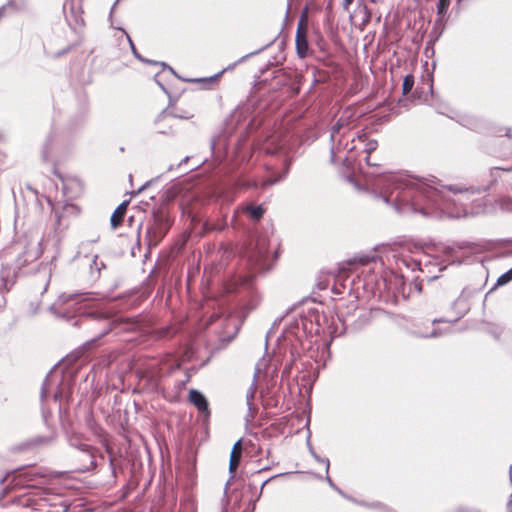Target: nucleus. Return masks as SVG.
I'll list each match as a JSON object with an SVG mask.
<instances>
[{"label":"nucleus","mask_w":512,"mask_h":512,"mask_svg":"<svg viewBox=\"0 0 512 512\" xmlns=\"http://www.w3.org/2000/svg\"><path fill=\"white\" fill-rule=\"evenodd\" d=\"M295 45H296V51L299 57L304 58L306 57L309 52V42L307 40V36L304 31H302L301 24H298V28L296 31L295 36Z\"/></svg>","instance_id":"obj_15"},{"label":"nucleus","mask_w":512,"mask_h":512,"mask_svg":"<svg viewBox=\"0 0 512 512\" xmlns=\"http://www.w3.org/2000/svg\"><path fill=\"white\" fill-rule=\"evenodd\" d=\"M56 367H57V365L54 366V368L46 375V377L42 383V386H41V391H40L41 412H42V417L45 422L48 421V418L52 414V412L48 408H46L45 402L50 396L51 378H52V375L56 371Z\"/></svg>","instance_id":"obj_14"},{"label":"nucleus","mask_w":512,"mask_h":512,"mask_svg":"<svg viewBox=\"0 0 512 512\" xmlns=\"http://www.w3.org/2000/svg\"><path fill=\"white\" fill-rule=\"evenodd\" d=\"M342 165L347 168V169H350L352 168V165H353V160L351 158L350 155H346L343 159H342Z\"/></svg>","instance_id":"obj_46"},{"label":"nucleus","mask_w":512,"mask_h":512,"mask_svg":"<svg viewBox=\"0 0 512 512\" xmlns=\"http://www.w3.org/2000/svg\"><path fill=\"white\" fill-rule=\"evenodd\" d=\"M291 367H292V363L286 364L285 368L282 372V376H287L291 370Z\"/></svg>","instance_id":"obj_55"},{"label":"nucleus","mask_w":512,"mask_h":512,"mask_svg":"<svg viewBox=\"0 0 512 512\" xmlns=\"http://www.w3.org/2000/svg\"><path fill=\"white\" fill-rule=\"evenodd\" d=\"M512 281V267L507 270L506 272L502 273L494 283V285L490 288V290L486 293L485 299L488 297L489 294L493 293L495 290H497L500 287H503L507 284H509Z\"/></svg>","instance_id":"obj_26"},{"label":"nucleus","mask_w":512,"mask_h":512,"mask_svg":"<svg viewBox=\"0 0 512 512\" xmlns=\"http://www.w3.org/2000/svg\"><path fill=\"white\" fill-rule=\"evenodd\" d=\"M370 155L371 154H367V156L365 157V163L367 166H376L377 164L376 163H373L371 162V158H370Z\"/></svg>","instance_id":"obj_57"},{"label":"nucleus","mask_w":512,"mask_h":512,"mask_svg":"<svg viewBox=\"0 0 512 512\" xmlns=\"http://www.w3.org/2000/svg\"><path fill=\"white\" fill-rule=\"evenodd\" d=\"M189 159L190 157L186 156L184 159L181 160V162L177 166L181 167L184 163H187Z\"/></svg>","instance_id":"obj_64"},{"label":"nucleus","mask_w":512,"mask_h":512,"mask_svg":"<svg viewBox=\"0 0 512 512\" xmlns=\"http://www.w3.org/2000/svg\"><path fill=\"white\" fill-rule=\"evenodd\" d=\"M500 171L511 172L512 166L511 167H492L490 169V178H491L490 184L487 186L471 187L472 193L481 194V193L487 192L491 186H493L494 184L497 183V181L500 177V174H499Z\"/></svg>","instance_id":"obj_17"},{"label":"nucleus","mask_w":512,"mask_h":512,"mask_svg":"<svg viewBox=\"0 0 512 512\" xmlns=\"http://www.w3.org/2000/svg\"><path fill=\"white\" fill-rule=\"evenodd\" d=\"M348 148V141L345 140V136H340L336 141H330V160L331 164H336L338 159V153Z\"/></svg>","instance_id":"obj_20"},{"label":"nucleus","mask_w":512,"mask_h":512,"mask_svg":"<svg viewBox=\"0 0 512 512\" xmlns=\"http://www.w3.org/2000/svg\"><path fill=\"white\" fill-rule=\"evenodd\" d=\"M48 310L58 319L64 320L73 327H80L83 319L106 320L101 332L86 341L87 349H95L101 340L108 335L116 324L106 319L102 297L95 292L62 293Z\"/></svg>","instance_id":"obj_3"},{"label":"nucleus","mask_w":512,"mask_h":512,"mask_svg":"<svg viewBox=\"0 0 512 512\" xmlns=\"http://www.w3.org/2000/svg\"><path fill=\"white\" fill-rule=\"evenodd\" d=\"M345 498H346V499H348L349 501H351V502H353V503H355V504L359 505V502H360V501H359V500H357L356 498L351 497V496H348L347 494H346V497H345Z\"/></svg>","instance_id":"obj_61"},{"label":"nucleus","mask_w":512,"mask_h":512,"mask_svg":"<svg viewBox=\"0 0 512 512\" xmlns=\"http://www.w3.org/2000/svg\"><path fill=\"white\" fill-rule=\"evenodd\" d=\"M325 480L333 490H335L341 496L346 497V493L334 483V481L331 479L328 473H326Z\"/></svg>","instance_id":"obj_43"},{"label":"nucleus","mask_w":512,"mask_h":512,"mask_svg":"<svg viewBox=\"0 0 512 512\" xmlns=\"http://www.w3.org/2000/svg\"><path fill=\"white\" fill-rule=\"evenodd\" d=\"M275 40H276V38L272 39L271 41H269L267 44L263 45L259 49L242 56L238 61L228 65L226 68L222 69L221 71H223V74H224L226 71L234 69L237 64L242 63V62L248 60L249 58H251L255 55H258L261 52H263L264 50H266L268 47H270L275 42Z\"/></svg>","instance_id":"obj_24"},{"label":"nucleus","mask_w":512,"mask_h":512,"mask_svg":"<svg viewBox=\"0 0 512 512\" xmlns=\"http://www.w3.org/2000/svg\"><path fill=\"white\" fill-rule=\"evenodd\" d=\"M75 377V373L62 375L61 380L57 384V390L53 395V400L59 402L60 411L62 410V405L68 404L72 399Z\"/></svg>","instance_id":"obj_10"},{"label":"nucleus","mask_w":512,"mask_h":512,"mask_svg":"<svg viewBox=\"0 0 512 512\" xmlns=\"http://www.w3.org/2000/svg\"><path fill=\"white\" fill-rule=\"evenodd\" d=\"M166 116H169L168 108L163 109L155 118V124L162 121Z\"/></svg>","instance_id":"obj_47"},{"label":"nucleus","mask_w":512,"mask_h":512,"mask_svg":"<svg viewBox=\"0 0 512 512\" xmlns=\"http://www.w3.org/2000/svg\"><path fill=\"white\" fill-rule=\"evenodd\" d=\"M402 262L411 271L420 270L421 272H425V269H428L431 266H433V267L438 266L437 263L432 264L431 262H427L425 264L424 268H422L421 262L419 260H416V259H413V258H403Z\"/></svg>","instance_id":"obj_27"},{"label":"nucleus","mask_w":512,"mask_h":512,"mask_svg":"<svg viewBox=\"0 0 512 512\" xmlns=\"http://www.w3.org/2000/svg\"><path fill=\"white\" fill-rule=\"evenodd\" d=\"M44 478H46V474L43 469L33 464L20 466L11 471V485L15 489H28L33 494L43 491L38 479Z\"/></svg>","instance_id":"obj_5"},{"label":"nucleus","mask_w":512,"mask_h":512,"mask_svg":"<svg viewBox=\"0 0 512 512\" xmlns=\"http://www.w3.org/2000/svg\"><path fill=\"white\" fill-rule=\"evenodd\" d=\"M285 90L288 97H294L301 90V77L295 73L284 74L277 82Z\"/></svg>","instance_id":"obj_12"},{"label":"nucleus","mask_w":512,"mask_h":512,"mask_svg":"<svg viewBox=\"0 0 512 512\" xmlns=\"http://www.w3.org/2000/svg\"><path fill=\"white\" fill-rule=\"evenodd\" d=\"M289 474H290V472H283V473L275 474V475H273V476L269 477L268 479H266V480L261 484L259 494H258V495H257V497L252 501V511H255L256 503H257V502L259 501V499L261 498L264 487H265L269 482H271V481L275 480L276 478L284 477V476H287V475H289Z\"/></svg>","instance_id":"obj_32"},{"label":"nucleus","mask_w":512,"mask_h":512,"mask_svg":"<svg viewBox=\"0 0 512 512\" xmlns=\"http://www.w3.org/2000/svg\"><path fill=\"white\" fill-rule=\"evenodd\" d=\"M169 116L176 118V119H190L193 117L192 114H187V113L182 114V113H177V112H169Z\"/></svg>","instance_id":"obj_45"},{"label":"nucleus","mask_w":512,"mask_h":512,"mask_svg":"<svg viewBox=\"0 0 512 512\" xmlns=\"http://www.w3.org/2000/svg\"><path fill=\"white\" fill-rule=\"evenodd\" d=\"M129 205L128 200H124L121 202L116 209L113 211L111 217H110V225L113 230L117 229L121 226L123 218L126 214L127 208Z\"/></svg>","instance_id":"obj_19"},{"label":"nucleus","mask_w":512,"mask_h":512,"mask_svg":"<svg viewBox=\"0 0 512 512\" xmlns=\"http://www.w3.org/2000/svg\"><path fill=\"white\" fill-rule=\"evenodd\" d=\"M222 75L223 71H219L216 74L209 77L187 78L182 79V81L187 83H201L204 85L205 89H209L212 85L216 84L221 79Z\"/></svg>","instance_id":"obj_22"},{"label":"nucleus","mask_w":512,"mask_h":512,"mask_svg":"<svg viewBox=\"0 0 512 512\" xmlns=\"http://www.w3.org/2000/svg\"><path fill=\"white\" fill-rule=\"evenodd\" d=\"M6 6H1L0 7V19L3 18L5 16V13H6Z\"/></svg>","instance_id":"obj_62"},{"label":"nucleus","mask_w":512,"mask_h":512,"mask_svg":"<svg viewBox=\"0 0 512 512\" xmlns=\"http://www.w3.org/2000/svg\"><path fill=\"white\" fill-rule=\"evenodd\" d=\"M481 290V287L474 288L470 286H466L462 289L460 295L454 299L450 303V309L456 314L455 318L448 319V318H435L431 321L432 325L440 324V323H451L455 324L460 319H462L469 311V300L474 297L479 291Z\"/></svg>","instance_id":"obj_6"},{"label":"nucleus","mask_w":512,"mask_h":512,"mask_svg":"<svg viewBox=\"0 0 512 512\" xmlns=\"http://www.w3.org/2000/svg\"><path fill=\"white\" fill-rule=\"evenodd\" d=\"M106 268V265L104 262H98V255H94L93 256V259L91 261V264H90V270H91V273L93 274L94 270L96 271V278H98L100 276V271L102 269H105Z\"/></svg>","instance_id":"obj_37"},{"label":"nucleus","mask_w":512,"mask_h":512,"mask_svg":"<svg viewBox=\"0 0 512 512\" xmlns=\"http://www.w3.org/2000/svg\"><path fill=\"white\" fill-rule=\"evenodd\" d=\"M291 367H292V363L286 364L285 368L282 372V376H287L291 370Z\"/></svg>","instance_id":"obj_56"},{"label":"nucleus","mask_w":512,"mask_h":512,"mask_svg":"<svg viewBox=\"0 0 512 512\" xmlns=\"http://www.w3.org/2000/svg\"><path fill=\"white\" fill-rule=\"evenodd\" d=\"M80 460L82 461L79 467H82L84 464L88 463V460L84 454H80Z\"/></svg>","instance_id":"obj_60"},{"label":"nucleus","mask_w":512,"mask_h":512,"mask_svg":"<svg viewBox=\"0 0 512 512\" xmlns=\"http://www.w3.org/2000/svg\"><path fill=\"white\" fill-rule=\"evenodd\" d=\"M159 76H160V72H158L157 74H155L154 76V81L155 83L160 87V89L169 97V106H172L173 105V100L171 98V94H170V91L168 90V88L159 80Z\"/></svg>","instance_id":"obj_40"},{"label":"nucleus","mask_w":512,"mask_h":512,"mask_svg":"<svg viewBox=\"0 0 512 512\" xmlns=\"http://www.w3.org/2000/svg\"><path fill=\"white\" fill-rule=\"evenodd\" d=\"M53 436H35L17 446L18 451H26L52 443Z\"/></svg>","instance_id":"obj_16"},{"label":"nucleus","mask_w":512,"mask_h":512,"mask_svg":"<svg viewBox=\"0 0 512 512\" xmlns=\"http://www.w3.org/2000/svg\"><path fill=\"white\" fill-rule=\"evenodd\" d=\"M320 130L316 127L307 128L302 134L299 135L301 143H312L320 137Z\"/></svg>","instance_id":"obj_29"},{"label":"nucleus","mask_w":512,"mask_h":512,"mask_svg":"<svg viewBox=\"0 0 512 512\" xmlns=\"http://www.w3.org/2000/svg\"><path fill=\"white\" fill-rule=\"evenodd\" d=\"M239 442H240V440H238L233 445L231 453H230L229 467H228L229 473H230V477H229V480L226 482L225 487H224V494H225V496L227 495L228 487H229L231 481L235 477L234 472H235V468H236V465H237V461H236V447L239 444Z\"/></svg>","instance_id":"obj_25"},{"label":"nucleus","mask_w":512,"mask_h":512,"mask_svg":"<svg viewBox=\"0 0 512 512\" xmlns=\"http://www.w3.org/2000/svg\"><path fill=\"white\" fill-rule=\"evenodd\" d=\"M414 86V76L412 74H406L402 82V95H408Z\"/></svg>","instance_id":"obj_34"},{"label":"nucleus","mask_w":512,"mask_h":512,"mask_svg":"<svg viewBox=\"0 0 512 512\" xmlns=\"http://www.w3.org/2000/svg\"><path fill=\"white\" fill-rule=\"evenodd\" d=\"M448 19L449 15L437 16V19L435 20V27H439L441 29L440 34L444 31Z\"/></svg>","instance_id":"obj_42"},{"label":"nucleus","mask_w":512,"mask_h":512,"mask_svg":"<svg viewBox=\"0 0 512 512\" xmlns=\"http://www.w3.org/2000/svg\"><path fill=\"white\" fill-rule=\"evenodd\" d=\"M70 12H71V15L74 17V20L76 23H83V19L82 18H78V16L76 15V11H75V8L74 6H71L70 8Z\"/></svg>","instance_id":"obj_52"},{"label":"nucleus","mask_w":512,"mask_h":512,"mask_svg":"<svg viewBox=\"0 0 512 512\" xmlns=\"http://www.w3.org/2000/svg\"><path fill=\"white\" fill-rule=\"evenodd\" d=\"M264 170L265 175L249 180L247 184L255 188H266L282 181L288 174V169L283 172H277L273 166L267 164L264 165Z\"/></svg>","instance_id":"obj_11"},{"label":"nucleus","mask_w":512,"mask_h":512,"mask_svg":"<svg viewBox=\"0 0 512 512\" xmlns=\"http://www.w3.org/2000/svg\"><path fill=\"white\" fill-rule=\"evenodd\" d=\"M237 299L240 308L245 312V316L258 306L260 298L250 279H243L241 281Z\"/></svg>","instance_id":"obj_8"},{"label":"nucleus","mask_w":512,"mask_h":512,"mask_svg":"<svg viewBox=\"0 0 512 512\" xmlns=\"http://www.w3.org/2000/svg\"><path fill=\"white\" fill-rule=\"evenodd\" d=\"M188 400L205 418L210 417L211 411L209 408V401L203 392L198 389L191 388L188 392Z\"/></svg>","instance_id":"obj_13"},{"label":"nucleus","mask_w":512,"mask_h":512,"mask_svg":"<svg viewBox=\"0 0 512 512\" xmlns=\"http://www.w3.org/2000/svg\"><path fill=\"white\" fill-rule=\"evenodd\" d=\"M307 299H303L301 302H299L298 304H294L292 305L291 307H289L285 314L276 318L274 320V322L272 323V326L271 328L268 330L267 334H266V340H265V347L267 348L268 346V340L270 337H272L274 334H275V331L277 330V328L279 327V325L282 323V321L284 320V318L289 315L290 313H292L296 308L297 306L299 305H302L304 302H306Z\"/></svg>","instance_id":"obj_21"},{"label":"nucleus","mask_w":512,"mask_h":512,"mask_svg":"<svg viewBox=\"0 0 512 512\" xmlns=\"http://www.w3.org/2000/svg\"><path fill=\"white\" fill-rule=\"evenodd\" d=\"M353 1L354 0H343V3H342L343 9L348 11L349 7L353 3Z\"/></svg>","instance_id":"obj_53"},{"label":"nucleus","mask_w":512,"mask_h":512,"mask_svg":"<svg viewBox=\"0 0 512 512\" xmlns=\"http://www.w3.org/2000/svg\"><path fill=\"white\" fill-rule=\"evenodd\" d=\"M160 66L162 67V70H168L172 75H174L177 79H184L183 77H181L175 70L173 67H171L168 63L162 61L160 63Z\"/></svg>","instance_id":"obj_44"},{"label":"nucleus","mask_w":512,"mask_h":512,"mask_svg":"<svg viewBox=\"0 0 512 512\" xmlns=\"http://www.w3.org/2000/svg\"><path fill=\"white\" fill-rule=\"evenodd\" d=\"M269 238L266 234L255 230L251 233L249 240L244 247L246 264L254 274H261L269 271L271 265L269 259Z\"/></svg>","instance_id":"obj_4"},{"label":"nucleus","mask_w":512,"mask_h":512,"mask_svg":"<svg viewBox=\"0 0 512 512\" xmlns=\"http://www.w3.org/2000/svg\"><path fill=\"white\" fill-rule=\"evenodd\" d=\"M300 317L301 319L299 321H294V323H292L288 328H286V331L289 334L295 335L296 338H299L298 330L300 326L305 334H312L314 330V322L316 325L315 332H319V311L316 308H309L308 316L300 314Z\"/></svg>","instance_id":"obj_9"},{"label":"nucleus","mask_w":512,"mask_h":512,"mask_svg":"<svg viewBox=\"0 0 512 512\" xmlns=\"http://www.w3.org/2000/svg\"><path fill=\"white\" fill-rule=\"evenodd\" d=\"M3 6H6V9L7 8H13V9H16V3L13 1V0H10L8 1L6 4H4Z\"/></svg>","instance_id":"obj_58"},{"label":"nucleus","mask_w":512,"mask_h":512,"mask_svg":"<svg viewBox=\"0 0 512 512\" xmlns=\"http://www.w3.org/2000/svg\"><path fill=\"white\" fill-rule=\"evenodd\" d=\"M309 438H310V434L308 435V438H307V447H308V450H309V453L310 455L315 459V461H317L318 463H323L325 464V472L326 473H329V468H330V460L326 457H321L319 454L316 453V451L314 450L313 446L310 444L309 442Z\"/></svg>","instance_id":"obj_31"},{"label":"nucleus","mask_w":512,"mask_h":512,"mask_svg":"<svg viewBox=\"0 0 512 512\" xmlns=\"http://www.w3.org/2000/svg\"><path fill=\"white\" fill-rule=\"evenodd\" d=\"M250 110L237 106L225 119L220 131L211 137V160L202 162L206 182L220 191L245 183L255 165V146L248 129Z\"/></svg>","instance_id":"obj_1"},{"label":"nucleus","mask_w":512,"mask_h":512,"mask_svg":"<svg viewBox=\"0 0 512 512\" xmlns=\"http://www.w3.org/2000/svg\"><path fill=\"white\" fill-rule=\"evenodd\" d=\"M25 495L26 494H23L22 496H20L17 499V503L20 504L23 507H28V508L36 509L35 508V504H36L35 500H33L31 498L24 499Z\"/></svg>","instance_id":"obj_41"},{"label":"nucleus","mask_w":512,"mask_h":512,"mask_svg":"<svg viewBox=\"0 0 512 512\" xmlns=\"http://www.w3.org/2000/svg\"><path fill=\"white\" fill-rule=\"evenodd\" d=\"M68 443L71 447L76 448L80 454H84L88 460V463L84 464L82 467H78V470L81 472H91L96 470L97 468V459L96 453L98 450L86 443L81 435L72 433L68 435Z\"/></svg>","instance_id":"obj_7"},{"label":"nucleus","mask_w":512,"mask_h":512,"mask_svg":"<svg viewBox=\"0 0 512 512\" xmlns=\"http://www.w3.org/2000/svg\"><path fill=\"white\" fill-rule=\"evenodd\" d=\"M359 143L363 144V152L371 154L378 147V142L375 139H370L366 132H360L357 135Z\"/></svg>","instance_id":"obj_23"},{"label":"nucleus","mask_w":512,"mask_h":512,"mask_svg":"<svg viewBox=\"0 0 512 512\" xmlns=\"http://www.w3.org/2000/svg\"><path fill=\"white\" fill-rule=\"evenodd\" d=\"M109 466H110L112 474L115 475L116 470L119 466V463L117 461H115L112 457H109Z\"/></svg>","instance_id":"obj_49"},{"label":"nucleus","mask_w":512,"mask_h":512,"mask_svg":"<svg viewBox=\"0 0 512 512\" xmlns=\"http://www.w3.org/2000/svg\"><path fill=\"white\" fill-rule=\"evenodd\" d=\"M381 191L377 197L391 205L400 214H420L423 217L440 218L443 214L460 217L452 212L455 202L446 191L459 192L453 186H443L438 182L408 171L390 173L378 180Z\"/></svg>","instance_id":"obj_2"},{"label":"nucleus","mask_w":512,"mask_h":512,"mask_svg":"<svg viewBox=\"0 0 512 512\" xmlns=\"http://www.w3.org/2000/svg\"><path fill=\"white\" fill-rule=\"evenodd\" d=\"M117 29L123 31L127 37V40H128V43H129V46H130V49H131V52L133 54V56L137 59V60H140L142 55L138 52L132 38L130 37V35L121 27H118Z\"/></svg>","instance_id":"obj_39"},{"label":"nucleus","mask_w":512,"mask_h":512,"mask_svg":"<svg viewBox=\"0 0 512 512\" xmlns=\"http://www.w3.org/2000/svg\"><path fill=\"white\" fill-rule=\"evenodd\" d=\"M359 505L370 509H379L381 512H395L394 510H392L391 508H389L388 506L384 505L381 502L368 503L366 501H361L359 502Z\"/></svg>","instance_id":"obj_35"},{"label":"nucleus","mask_w":512,"mask_h":512,"mask_svg":"<svg viewBox=\"0 0 512 512\" xmlns=\"http://www.w3.org/2000/svg\"><path fill=\"white\" fill-rule=\"evenodd\" d=\"M410 334L415 337H418V338L428 339V338L441 337L443 335V331L441 329L435 328V329H432V331L430 333H422V332L414 329L410 332Z\"/></svg>","instance_id":"obj_33"},{"label":"nucleus","mask_w":512,"mask_h":512,"mask_svg":"<svg viewBox=\"0 0 512 512\" xmlns=\"http://www.w3.org/2000/svg\"><path fill=\"white\" fill-rule=\"evenodd\" d=\"M70 49H71V47L69 46V47H67V48H65V49H63V50H61V51H59V52L57 53V56H62V55H64V54H66L68 51H70Z\"/></svg>","instance_id":"obj_63"},{"label":"nucleus","mask_w":512,"mask_h":512,"mask_svg":"<svg viewBox=\"0 0 512 512\" xmlns=\"http://www.w3.org/2000/svg\"><path fill=\"white\" fill-rule=\"evenodd\" d=\"M451 4V0H438L436 4L437 16L448 15V9Z\"/></svg>","instance_id":"obj_36"},{"label":"nucleus","mask_w":512,"mask_h":512,"mask_svg":"<svg viewBox=\"0 0 512 512\" xmlns=\"http://www.w3.org/2000/svg\"><path fill=\"white\" fill-rule=\"evenodd\" d=\"M413 285H414L415 290H417V292H419V293L422 292V289H423V287H422V280L419 281L418 278H415Z\"/></svg>","instance_id":"obj_51"},{"label":"nucleus","mask_w":512,"mask_h":512,"mask_svg":"<svg viewBox=\"0 0 512 512\" xmlns=\"http://www.w3.org/2000/svg\"><path fill=\"white\" fill-rule=\"evenodd\" d=\"M242 210L246 217L252 222L259 221L261 218H263L266 211L263 204L252 203L243 205Z\"/></svg>","instance_id":"obj_18"},{"label":"nucleus","mask_w":512,"mask_h":512,"mask_svg":"<svg viewBox=\"0 0 512 512\" xmlns=\"http://www.w3.org/2000/svg\"><path fill=\"white\" fill-rule=\"evenodd\" d=\"M337 317H338V320L344 325V330L346 329V320L345 318L343 317L342 314H337Z\"/></svg>","instance_id":"obj_59"},{"label":"nucleus","mask_w":512,"mask_h":512,"mask_svg":"<svg viewBox=\"0 0 512 512\" xmlns=\"http://www.w3.org/2000/svg\"><path fill=\"white\" fill-rule=\"evenodd\" d=\"M287 147L286 140L281 137H277L273 140L270 147H266L265 153L274 155L283 152Z\"/></svg>","instance_id":"obj_30"},{"label":"nucleus","mask_w":512,"mask_h":512,"mask_svg":"<svg viewBox=\"0 0 512 512\" xmlns=\"http://www.w3.org/2000/svg\"><path fill=\"white\" fill-rule=\"evenodd\" d=\"M139 61L142 63L148 64V65H154V66H158V65L160 66V63L162 62V61L148 59V58H145L144 56H142Z\"/></svg>","instance_id":"obj_48"},{"label":"nucleus","mask_w":512,"mask_h":512,"mask_svg":"<svg viewBox=\"0 0 512 512\" xmlns=\"http://www.w3.org/2000/svg\"><path fill=\"white\" fill-rule=\"evenodd\" d=\"M347 125V122L343 118H339L331 128L329 140L336 141L338 137L345 136V131L343 130L347 127Z\"/></svg>","instance_id":"obj_28"},{"label":"nucleus","mask_w":512,"mask_h":512,"mask_svg":"<svg viewBox=\"0 0 512 512\" xmlns=\"http://www.w3.org/2000/svg\"><path fill=\"white\" fill-rule=\"evenodd\" d=\"M52 141V135H48L45 143L43 144L42 151H41V157L43 161L49 160V154H50V144Z\"/></svg>","instance_id":"obj_38"},{"label":"nucleus","mask_w":512,"mask_h":512,"mask_svg":"<svg viewBox=\"0 0 512 512\" xmlns=\"http://www.w3.org/2000/svg\"><path fill=\"white\" fill-rule=\"evenodd\" d=\"M239 329H240V326L238 325V326L236 327V329H235V333H234L233 335H230V336H228V337H227V339H226V342H227V343H230V342H232V341H233V339L235 338V336H236V334L238 333Z\"/></svg>","instance_id":"obj_54"},{"label":"nucleus","mask_w":512,"mask_h":512,"mask_svg":"<svg viewBox=\"0 0 512 512\" xmlns=\"http://www.w3.org/2000/svg\"><path fill=\"white\" fill-rule=\"evenodd\" d=\"M161 175H158L148 181H146L142 186L144 187V190L152 186L154 183H156L160 179Z\"/></svg>","instance_id":"obj_50"}]
</instances>
